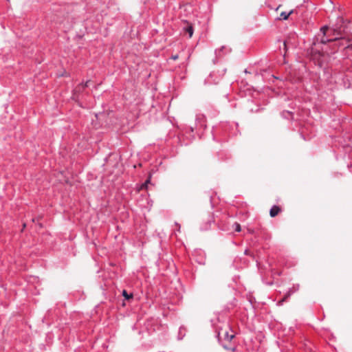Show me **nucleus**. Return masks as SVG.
<instances>
[{"mask_svg":"<svg viewBox=\"0 0 352 352\" xmlns=\"http://www.w3.org/2000/svg\"><path fill=\"white\" fill-rule=\"evenodd\" d=\"M336 42L339 46L345 47V38L342 36L341 30L337 28H330L327 25H324L320 29V32L315 35L313 38L312 44L309 50L311 59L315 65L322 67L327 57L324 51L323 46L327 43Z\"/></svg>","mask_w":352,"mask_h":352,"instance_id":"obj_1","label":"nucleus"},{"mask_svg":"<svg viewBox=\"0 0 352 352\" xmlns=\"http://www.w3.org/2000/svg\"><path fill=\"white\" fill-rule=\"evenodd\" d=\"M238 133V124L235 122H221L212 129L213 138L217 141H227L229 137Z\"/></svg>","mask_w":352,"mask_h":352,"instance_id":"obj_2","label":"nucleus"},{"mask_svg":"<svg viewBox=\"0 0 352 352\" xmlns=\"http://www.w3.org/2000/svg\"><path fill=\"white\" fill-rule=\"evenodd\" d=\"M234 337L235 334L229 326H228V329H221L217 333V338L219 342H230Z\"/></svg>","mask_w":352,"mask_h":352,"instance_id":"obj_3","label":"nucleus"},{"mask_svg":"<svg viewBox=\"0 0 352 352\" xmlns=\"http://www.w3.org/2000/svg\"><path fill=\"white\" fill-rule=\"evenodd\" d=\"M337 142L339 146L342 147L345 153L352 148V136L351 135L345 134L342 137H338Z\"/></svg>","mask_w":352,"mask_h":352,"instance_id":"obj_4","label":"nucleus"},{"mask_svg":"<svg viewBox=\"0 0 352 352\" xmlns=\"http://www.w3.org/2000/svg\"><path fill=\"white\" fill-rule=\"evenodd\" d=\"M195 124L197 129L204 130L207 126L206 116L202 113H197L195 118Z\"/></svg>","mask_w":352,"mask_h":352,"instance_id":"obj_5","label":"nucleus"},{"mask_svg":"<svg viewBox=\"0 0 352 352\" xmlns=\"http://www.w3.org/2000/svg\"><path fill=\"white\" fill-rule=\"evenodd\" d=\"M223 75H217L216 72H212L210 74L208 77L205 80L206 84H218L221 79V76Z\"/></svg>","mask_w":352,"mask_h":352,"instance_id":"obj_6","label":"nucleus"},{"mask_svg":"<svg viewBox=\"0 0 352 352\" xmlns=\"http://www.w3.org/2000/svg\"><path fill=\"white\" fill-rule=\"evenodd\" d=\"M231 52V49L226 46H222L221 48L215 50L216 58L218 60L223 57V55L229 54Z\"/></svg>","mask_w":352,"mask_h":352,"instance_id":"obj_7","label":"nucleus"},{"mask_svg":"<svg viewBox=\"0 0 352 352\" xmlns=\"http://www.w3.org/2000/svg\"><path fill=\"white\" fill-rule=\"evenodd\" d=\"M214 222V218L209 216L204 223H202L200 228L201 230H207L210 228L211 223Z\"/></svg>","mask_w":352,"mask_h":352,"instance_id":"obj_8","label":"nucleus"},{"mask_svg":"<svg viewBox=\"0 0 352 352\" xmlns=\"http://www.w3.org/2000/svg\"><path fill=\"white\" fill-rule=\"evenodd\" d=\"M186 26L184 27V31L188 34V37L189 38H191L192 36V34H193V32H194V30H193V27L191 24H190L188 22H186Z\"/></svg>","mask_w":352,"mask_h":352,"instance_id":"obj_9","label":"nucleus"},{"mask_svg":"<svg viewBox=\"0 0 352 352\" xmlns=\"http://www.w3.org/2000/svg\"><path fill=\"white\" fill-rule=\"evenodd\" d=\"M280 210L281 209L278 206L274 205L271 208L270 214L272 217H274L280 212Z\"/></svg>","mask_w":352,"mask_h":352,"instance_id":"obj_10","label":"nucleus"},{"mask_svg":"<svg viewBox=\"0 0 352 352\" xmlns=\"http://www.w3.org/2000/svg\"><path fill=\"white\" fill-rule=\"evenodd\" d=\"M293 12V10H290L289 12H282L280 14V16L278 19L279 20H287Z\"/></svg>","mask_w":352,"mask_h":352,"instance_id":"obj_11","label":"nucleus"},{"mask_svg":"<svg viewBox=\"0 0 352 352\" xmlns=\"http://www.w3.org/2000/svg\"><path fill=\"white\" fill-rule=\"evenodd\" d=\"M89 80H87L85 82H81L80 83L75 89V91H83L86 87H88V83Z\"/></svg>","mask_w":352,"mask_h":352,"instance_id":"obj_12","label":"nucleus"},{"mask_svg":"<svg viewBox=\"0 0 352 352\" xmlns=\"http://www.w3.org/2000/svg\"><path fill=\"white\" fill-rule=\"evenodd\" d=\"M289 298H290L289 294H285L284 295L283 298L277 302V305H283V302L288 301Z\"/></svg>","mask_w":352,"mask_h":352,"instance_id":"obj_13","label":"nucleus"},{"mask_svg":"<svg viewBox=\"0 0 352 352\" xmlns=\"http://www.w3.org/2000/svg\"><path fill=\"white\" fill-rule=\"evenodd\" d=\"M282 116L286 119H292V113L289 111H283L282 113Z\"/></svg>","mask_w":352,"mask_h":352,"instance_id":"obj_14","label":"nucleus"},{"mask_svg":"<svg viewBox=\"0 0 352 352\" xmlns=\"http://www.w3.org/2000/svg\"><path fill=\"white\" fill-rule=\"evenodd\" d=\"M346 153L348 154L349 159H350L351 160L350 165L349 164L348 165V168H349V170L352 173V148H351L349 151H346Z\"/></svg>","mask_w":352,"mask_h":352,"instance_id":"obj_15","label":"nucleus"},{"mask_svg":"<svg viewBox=\"0 0 352 352\" xmlns=\"http://www.w3.org/2000/svg\"><path fill=\"white\" fill-rule=\"evenodd\" d=\"M122 296L124 297V298L127 300H130V299H132L133 298V294H128L127 292L124 289L122 291Z\"/></svg>","mask_w":352,"mask_h":352,"instance_id":"obj_16","label":"nucleus"},{"mask_svg":"<svg viewBox=\"0 0 352 352\" xmlns=\"http://www.w3.org/2000/svg\"><path fill=\"white\" fill-rule=\"evenodd\" d=\"M232 227L235 232H239L241 230V225L237 222H234Z\"/></svg>","mask_w":352,"mask_h":352,"instance_id":"obj_17","label":"nucleus"},{"mask_svg":"<svg viewBox=\"0 0 352 352\" xmlns=\"http://www.w3.org/2000/svg\"><path fill=\"white\" fill-rule=\"evenodd\" d=\"M299 289V285H296V289L289 288L286 294H289V296H291L294 293L297 292Z\"/></svg>","mask_w":352,"mask_h":352,"instance_id":"obj_18","label":"nucleus"},{"mask_svg":"<svg viewBox=\"0 0 352 352\" xmlns=\"http://www.w3.org/2000/svg\"><path fill=\"white\" fill-rule=\"evenodd\" d=\"M150 183V179H148L145 181V182L144 184H142L141 187H140V189L141 190H143V189H146L147 188V186H148V184Z\"/></svg>","mask_w":352,"mask_h":352,"instance_id":"obj_19","label":"nucleus"},{"mask_svg":"<svg viewBox=\"0 0 352 352\" xmlns=\"http://www.w3.org/2000/svg\"><path fill=\"white\" fill-rule=\"evenodd\" d=\"M178 58H179L178 54L172 55V56H171V57H170V58H171V59H173V60H175L178 59Z\"/></svg>","mask_w":352,"mask_h":352,"instance_id":"obj_20","label":"nucleus"},{"mask_svg":"<svg viewBox=\"0 0 352 352\" xmlns=\"http://www.w3.org/2000/svg\"><path fill=\"white\" fill-rule=\"evenodd\" d=\"M175 226L177 228V230L179 231V230H180V225L178 223L175 222Z\"/></svg>","mask_w":352,"mask_h":352,"instance_id":"obj_21","label":"nucleus"},{"mask_svg":"<svg viewBox=\"0 0 352 352\" xmlns=\"http://www.w3.org/2000/svg\"><path fill=\"white\" fill-rule=\"evenodd\" d=\"M222 345L223 346L224 348L226 349H230L226 344H223L222 343Z\"/></svg>","mask_w":352,"mask_h":352,"instance_id":"obj_22","label":"nucleus"},{"mask_svg":"<svg viewBox=\"0 0 352 352\" xmlns=\"http://www.w3.org/2000/svg\"><path fill=\"white\" fill-rule=\"evenodd\" d=\"M292 288H293L294 289H296V285H294Z\"/></svg>","mask_w":352,"mask_h":352,"instance_id":"obj_23","label":"nucleus"},{"mask_svg":"<svg viewBox=\"0 0 352 352\" xmlns=\"http://www.w3.org/2000/svg\"><path fill=\"white\" fill-rule=\"evenodd\" d=\"M193 130H194V129H193V128H192V127H190V131H191L192 132H193Z\"/></svg>","mask_w":352,"mask_h":352,"instance_id":"obj_24","label":"nucleus"},{"mask_svg":"<svg viewBox=\"0 0 352 352\" xmlns=\"http://www.w3.org/2000/svg\"><path fill=\"white\" fill-rule=\"evenodd\" d=\"M259 111V109H256L254 111L258 112Z\"/></svg>","mask_w":352,"mask_h":352,"instance_id":"obj_25","label":"nucleus"}]
</instances>
